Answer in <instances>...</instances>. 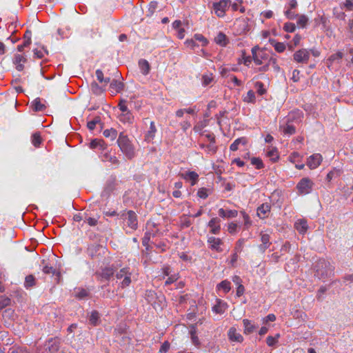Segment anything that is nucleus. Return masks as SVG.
<instances>
[{"instance_id": "1", "label": "nucleus", "mask_w": 353, "mask_h": 353, "mask_svg": "<svg viewBox=\"0 0 353 353\" xmlns=\"http://www.w3.org/2000/svg\"><path fill=\"white\" fill-rule=\"evenodd\" d=\"M117 145L121 152L128 160L132 159L136 154L134 146L128 135L121 132L117 140Z\"/></svg>"}, {"instance_id": "2", "label": "nucleus", "mask_w": 353, "mask_h": 353, "mask_svg": "<svg viewBox=\"0 0 353 353\" xmlns=\"http://www.w3.org/2000/svg\"><path fill=\"white\" fill-rule=\"evenodd\" d=\"M231 0H219L212 4V12L219 18L225 16L227 10L230 8Z\"/></svg>"}, {"instance_id": "3", "label": "nucleus", "mask_w": 353, "mask_h": 353, "mask_svg": "<svg viewBox=\"0 0 353 353\" xmlns=\"http://www.w3.org/2000/svg\"><path fill=\"white\" fill-rule=\"evenodd\" d=\"M314 183L308 177L301 179L296 185L298 192L301 195L310 194L313 189Z\"/></svg>"}, {"instance_id": "4", "label": "nucleus", "mask_w": 353, "mask_h": 353, "mask_svg": "<svg viewBox=\"0 0 353 353\" xmlns=\"http://www.w3.org/2000/svg\"><path fill=\"white\" fill-rule=\"evenodd\" d=\"M252 61L257 65H261L263 64V61L268 59V55L266 53L259 50V47L258 46H255L252 48Z\"/></svg>"}, {"instance_id": "5", "label": "nucleus", "mask_w": 353, "mask_h": 353, "mask_svg": "<svg viewBox=\"0 0 353 353\" xmlns=\"http://www.w3.org/2000/svg\"><path fill=\"white\" fill-rule=\"evenodd\" d=\"M207 243L212 250H214L217 252H223L221 245L223 244V241L220 238H216L212 236H208Z\"/></svg>"}, {"instance_id": "6", "label": "nucleus", "mask_w": 353, "mask_h": 353, "mask_svg": "<svg viewBox=\"0 0 353 353\" xmlns=\"http://www.w3.org/2000/svg\"><path fill=\"white\" fill-rule=\"evenodd\" d=\"M271 211V205L270 203H263L260 205L256 210L257 216L261 219H266L269 216Z\"/></svg>"}, {"instance_id": "7", "label": "nucleus", "mask_w": 353, "mask_h": 353, "mask_svg": "<svg viewBox=\"0 0 353 353\" xmlns=\"http://www.w3.org/2000/svg\"><path fill=\"white\" fill-rule=\"evenodd\" d=\"M293 57L296 62L305 63L310 59V52L306 49H301L296 51Z\"/></svg>"}, {"instance_id": "8", "label": "nucleus", "mask_w": 353, "mask_h": 353, "mask_svg": "<svg viewBox=\"0 0 353 353\" xmlns=\"http://www.w3.org/2000/svg\"><path fill=\"white\" fill-rule=\"evenodd\" d=\"M180 176L187 181L190 182V185L194 186L199 181V174L194 171H187L183 173H181Z\"/></svg>"}, {"instance_id": "9", "label": "nucleus", "mask_w": 353, "mask_h": 353, "mask_svg": "<svg viewBox=\"0 0 353 353\" xmlns=\"http://www.w3.org/2000/svg\"><path fill=\"white\" fill-rule=\"evenodd\" d=\"M322 161V156L320 154H314L307 158V165L310 169L316 168Z\"/></svg>"}, {"instance_id": "10", "label": "nucleus", "mask_w": 353, "mask_h": 353, "mask_svg": "<svg viewBox=\"0 0 353 353\" xmlns=\"http://www.w3.org/2000/svg\"><path fill=\"white\" fill-rule=\"evenodd\" d=\"M221 220L217 217H214L210 220L208 226L210 228V233L212 234H219L221 232Z\"/></svg>"}, {"instance_id": "11", "label": "nucleus", "mask_w": 353, "mask_h": 353, "mask_svg": "<svg viewBox=\"0 0 353 353\" xmlns=\"http://www.w3.org/2000/svg\"><path fill=\"white\" fill-rule=\"evenodd\" d=\"M128 219V226L132 230H137L138 227V220L136 213L132 210H128L126 212Z\"/></svg>"}, {"instance_id": "12", "label": "nucleus", "mask_w": 353, "mask_h": 353, "mask_svg": "<svg viewBox=\"0 0 353 353\" xmlns=\"http://www.w3.org/2000/svg\"><path fill=\"white\" fill-rule=\"evenodd\" d=\"M261 244L259 246V250L263 253L271 245L270 236L268 233L261 232Z\"/></svg>"}, {"instance_id": "13", "label": "nucleus", "mask_w": 353, "mask_h": 353, "mask_svg": "<svg viewBox=\"0 0 353 353\" xmlns=\"http://www.w3.org/2000/svg\"><path fill=\"white\" fill-rule=\"evenodd\" d=\"M227 303L221 301V299H216V303L212 307V311L216 314H222L228 309Z\"/></svg>"}, {"instance_id": "14", "label": "nucleus", "mask_w": 353, "mask_h": 353, "mask_svg": "<svg viewBox=\"0 0 353 353\" xmlns=\"http://www.w3.org/2000/svg\"><path fill=\"white\" fill-rule=\"evenodd\" d=\"M279 129L284 135L290 136L296 133V128L290 122H288L285 125H281Z\"/></svg>"}, {"instance_id": "15", "label": "nucleus", "mask_w": 353, "mask_h": 353, "mask_svg": "<svg viewBox=\"0 0 353 353\" xmlns=\"http://www.w3.org/2000/svg\"><path fill=\"white\" fill-rule=\"evenodd\" d=\"M218 214L223 219H230L237 216L238 211L236 210H225L223 208H220Z\"/></svg>"}, {"instance_id": "16", "label": "nucleus", "mask_w": 353, "mask_h": 353, "mask_svg": "<svg viewBox=\"0 0 353 353\" xmlns=\"http://www.w3.org/2000/svg\"><path fill=\"white\" fill-rule=\"evenodd\" d=\"M228 337L229 339L232 341L234 342H242L243 340V337L242 335L236 332V330L234 327H230L228 331Z\"/></svg>"}, {"instance_id": "17", "label": "nucleus", "mask_w": 353, "mask_h": 353, "mask_svg": "<svg viewBox=\"0 0 353 353\" xmlns=\"http://www.w3.org/2000/svg\"><path fill=\"white\" fill-rule=\"evenodd\" d=\"M243 324L244 327L243 332L245 334H252L257 327L250 320L247 319L243 320Z\"/></svg>"}, {"instance_id": "18", "label": "nucleus", "mask_w": 353, "mask_h": 353, "mask_svg": "<svg viewBox=\"0 0 353 353\" xmlns=\"http://www.w3.org/2000/svg\"><path fill=\"white\" fill-rule=\"evenodd\" d=\"M248 142V140L246 137H242L240 138H238L234 141V142L230 145V150L231 151H236L239 149V146L240 145H245Z\"/></svg>"}, {"instance_id": "19", "label": "nucleus", "mask_w": 353, "mask_h": 353, "mask_svg": "<svg viewBox=\"0 0 353 353\" xmlns=\"http://www.w3.org/2000/svg\"><path fill=\"white\" fill-rule=\"evenodd\" d=\"M294 227L300 234H305L308 228L307 223L305 219L297 220L294 224Z\"/></svg>"}, {"instance_id": "20", "label": "nucleus", "mask_w": 353, "mask_h": 353, "mask_svg": "<svg viewBox=\"0 0 353 353\" xmlns=\"http://www.w3.org/2000/svg\"><path fill=\"white\" fill-rule=\"evenodd\" d=\"M157 130L155 126V123L154 121H151L150 123V128L148 132H146L145 135V141L150 142L152 141L155 137L156 132Z\"/></svg>"}, {"instance_id": "21", "label": "nucleus", "mask_w": 353, "mask_h": 353, "mask_svg": "<svg viewBox=\"0 0 353 353\" xmlns=\"http://www.w3.org/2000/svg\"><path fill=\"white\" fill-rule=\"evenodd\" d=\"M119 121L123 123L131 124L133 123L134 117L130 111L121 113L119 116Z\"/></svg>"}, {"instance_id": "22", "label": "nucleus", "mask_w": 353, "mask_h": 353, "mask_svg": "<svg viewBox=\"0 0 353 353\" xmlns=\"http://www.w3.org/2000/svg\"><path fill=\"white\" fill-rule=\"evenodd\" d=\"M60 347L59 341L50 339L48 341V349L50 353H57Z\"/></svg>"}, {"instance_id": "23", "label": "nucleus", "mask_w": 353, "mask_h": 353, "mask_svg": "<svg viewBox=\"0 0 353 353\" xmlns=\"http://www.w3.org/2000/svg\"><path fill=\"white\" fill-rule=\"evenodd\" d=\"M139 67L141 70V72L143 75H147L150 70V65L148 61L145 59L139 60Z\"/></svg>"}, {"instance_id": "24", "label": "nucleus", "mask_w": 353, "mask_h": 353, "mask_svg": "<svg viewBox=\"0 0 353 353\" xmlns=\"http://www.w3.org/2000/svg\"><path fill=\"white\" fill-rule=\"evenodd\" d=\"M90 148L91 149L99 148L103 150L106 148V145L103 140L95 139L90 143Z\"/></svg>"}, {"instance_id": "25", "label": "nucleus", "mask_w": 353, "mask_h": 353, "mask_svg": "<svg viewBox=\"0 0 353 353\" xmlns=\"http://www.w3.org/2000/svg\"><path fill=\"white\" fill-rule=\"evenodd\" d=\"M218 290H223L225 294L228 293L231 290V283L228 280L222 281L216 285Z\"/></svg>"}, {"instance_id": "26", "label": "nucleus", "mask_w": 353, "mask_h": 353, "mask_svg": "<svg viewBox=\"0 0 353 353\" xmlns=\"http://www.w3.org/2000/svg\"><path fill=\"white\" fill-rule=\"evenodd\" d=\"M269 42L277 52L281 53L285 50V45L283 43L278 42L274 39H270Z\"/></svg>"}, {"instance_id": "27", "label": "nucleus", "mask_w": 353, "mask_h": 353, "mask_svg": "<svg viewBox=\"0 0 353 353\" xmlns=\"http://www.w3.org/2000/svg\"><path fill=\"white\" fill-rule=\"evenodd\" d=\"M31 142L35 148L40 147V145L42 143V139H41V133L39 132H34L32 134Z\"/></svg>"}, {"instance_id": "28", "label": "nucleus", "mask_w": 353, "mask_h": 353, "mask_svg": "<svg viewBox=\"0 0 353 353\" xmlns=\"http://www.w3.org/2000/svg\"><path fill=\"white\" fill-rule=\"evenodd\" d=\"M212 192V190L211 188H201L198 190L196 195L198 197L202 199H205L208 197L210 194Z\"/></svg>"}, {"instance_id": "29", "label": "nucleus", "mask_w": 353, "mask_h": 353, "mask_svg": "<svg viewBox=\"0 0 353 353\" xmlns=\"http://www.w3.org/2000/svg\"><path fill=\"white\" fill-rule=\"evenodd\" d=\"M114 274V269L112 267H106L101 271V276L102 278L109 280Z\"/></svg>"}, {"instance_id": "30", "label": "nucleus", "mask_w": 353, "mask_h": 353, "mask_svg": "<svg viewBox=\"0 0 353 353\" xmlns=\"http://www.w3.org/2000/svg\"><path fill=\"white\" fill-rule=\"evenodd\" d=\"M95 73L97 80L99 81V83H103L104 86L107 85L108 83H110V79L109 77L105 78L103 77V72L101 70L97 69Z\"/></svg>"}, {"instance_id": "31", "label": "nucleus", "mask_w": 353, "mask_h": 353, "mask_svg": "<svg viewBox=\"0 0 353 353\" xmlns=\"http://www.w3.org/2000/svg\"><path fill=\"white\" fill-rule=\"evenodd\" d=\"M214 41L221 46H225L228 43L227 37L223 32H219L215 37Z\"/></svg>"}, {"instance_id": "32", "label": "nucleus", "mask_w": 353, "mask_h": 353, "mask_svg": "<svg viewBox=\"0 0 353 353\" xmlns=\"http://www.w3.org/2000/svg\"><path fill=\"white\" fill-rule=\"evenodd\" d=\"M99 319L100 316L99 312L96 310H94L90 314V316L89 317V322L92 325L96 326L99 323Z\"/></svg>"}, {"instance_id": "33", "label": "nucleus", "mask_w": 353, "mask_h": 353, "mask_svg": "<svg viewBox=\"0 0 353 353\" xmlns=\"http://www.w3.org/2000/svg\"><path fill=\"white\" fill-rule=\"evenodd\" d=\"M36 285L35 278L32 274H29L26 276L24 281V287L26 289L30 288Z\"/></svg>"}, {"instance_id": "34", "label": "nucleus", "mask_w": 353, "mask_h": 353, "mask_svg": "<svg viewBox=\"0 0 353 353\" xmlns=\"http://www.w3.org/2000/svg\"><path fill=\"white\" fill-rule=\"evenodd\" d=\"M103 134L105 137L109 138L111 141L115 140L117 137V131L114 128L105 130Z\"/></svg>"}, {"instance_id": "35", "label": "nucleus", "mask_w": 353, "mask_h": 353, "mask_svg": "<svg viewBox=\"0 0 353 353\" xmlns=\"http://www.w3.org/2000/svg\"><path fill=\"white\" fill-rule=\"evenodd\" d=\"M123 83L118 80H113L110 83V88L112 91L119 92L123 89Z\"/></svg>"}, {"instance_id": "36", "label": "nucleus", "mask_w": 353, "mask_h": 353, "mask_svg": "<svg viewBox=\"0 0 353 353\" xmlns=\"http://www.w3.org/2000/svg\"><path fill=\"white\" fill-rule=\"evenodd\" d=\"M33 109L36 112L43 111L46 109V105L41 103L39 98H36L32 101Z\"/></svg>"}, {"instance_id": "37", "label": "nucleus", "mask_w": 353, "mask_h": 353, "mask_svg": "<svg viewBox=\"0 0 353 353\" xmlns=\"http://www.w3.org/2000/svg\"><path fill=\"white\" fill-rule=\"evenodd\" d=\"M89 296V291L84 288H78L75 290V296L79 299H83Z\"/></svg>"}, {"instance_id": "38", "label": "nucleus", "mask_w": 353, "mask_h": 353, "mask_svg": "<svg viewBox=\"0 0 353 353\" xmlns=\"http://www.w3.org/2000/svg\"><path fill=\"white\" fill-rule=\"evenodd\" d=\"M243 101L246 103H254L256 101L255 93L253 90H250L246 95L243 97Z\"/></svg>"}, {"instance_id": "39", "label": "nucleus", "mask_w": 353, "mask_h": 353, "mask_svg": "<svg viewBox=\"0 0 353 353\" xmlns=\"http://www.w3.org/2000/svg\"><path fill=\"white\" fill-rule=\"evenodd\" d=\"M251 164L254 165L256 169H262L264 168V163L259 157H252L250 158Z\"/></svg>"}, {"instance_id": "40", "label": "nucleus", "mask_w": 353, "mask_h": 353, "mask_svg": "<svg viewBox=\"0 0 353 353\" xmlns=\"http://www.w3.org/2000/svg\"><path fill=\"white\" fill-rule=\"evenodd\" d=\"M116 186V178L114 177L112 179L108 181L104 191L108 194L112 192L115 189Z\"/></svg>"}, {"instance_id": "41", "label": "nucleus", "mask_w": 353, "mask_h": 353, "mask_svg": "<svg viewBox=\"0 0 353 353\" xmlns=\"http://www.w3.org/2000/svg\"><path fill=\"white\" fill-rule=\"evenodd\" d=\"M157 8V3L156 1H151L148 6L146 12V16L151 17L153 16Z\"/></svg>"}, {"instance_id": "42", "label": "nucleus", "mask_w": 353, "mask_h": 353, "mask_svg": "<svg viewBox=\"0 0 353 353\" xmlns=\"http://www.w3.org/2000/svg\"><path fill=\"white\" fill-rule=\"evenodd\" d=\"M33 54L34 58L42 59L44 57L45 54H48V50L43 47L40 49L35 48L33 50Z\"/></svg>"}, {"instance_id": "43", "label": "nucleus", "mask_w": 353, "mask_h": 353, "mask_svg": "<svg viewBox=\"0 0 353 353\" xmlns=\"http://www.w3.org/2000/svg\"><path fill=\"white\" fill-rule=\"evenodd\" d=\"M128 274H132V273L130 271V268L128 267L123 268L116 273V278L117 279H122Z\"/></svg>"}, {"instance_id": "44", "label": "nucleus", "mask_w": 353, "mask_h": 353, "mask_svg": "<svg viewBox=\"0 0 353 353\" xmlns=\"http://www.w3.org/2000/svg\"><path fill=\"white\" fill-rule=\"evenodd\" d=\"M241 214L242 215V217L244 221V226L245 229L248 230L252 225V221L250 220V216L245 212V211H241Z\"/></svg>"}, {"instance_id": "45", "label": "nucleus", "mask_w": 353, "mask_h": 353, "mask_svg": "<svg viewBox=\"0 0 353 353\" xmlns=\"http://www.w3.org/2000/svg\"><path fill=\"white\" fill-rule=\"evenodd\" d=\"M213 74L212 73L204 74L202 76V84L204 86L210 85L213 81Z\"/></svg>"}, {"instance_id": "46", "label": "nucleus", "mask_w": 353, "mask_h": 353, "mask_svg": "<svg viewBox=\"0 0 353 353\" xmlns=\"http://www.w3.org/2000/svg\"><path fill=\"white\" fill-rule=\"evenodd\" d=\"M90 89L94 94H101L104 91V89L94 81L91 83Z\"/></svg>"}, {"instance_id": "47", "label": "nucleus", "mask_w": 353, "mask_h": 353, "mask_svg": "<svg viewBox=\"0 0 353 353\" xmlns=\"http://www.w3.org/2000/svg\"><path fill=\"white\" fill-rule=\"evenodd\" d=\"M279 337V334H276L275 336H268L266 339L267 345L270 347L274 346L278 342Z\"/></svg>"}, {"instance_id": "48", "label": "nucleus", "mask_w": 353, "mask_h": 353, "mask_svg": "<svg viewBox=\"0 0 353 353\" xmlns=\"http://www.w3.org/2000/svg\"><path fill=\"white\" fill-rule=\"evenodd\" d=\"M254 87L256 89V92L259 95H263L266 93V89L264 88V84L263 82L256 81L254 84Z\"/></svg>"}, {"instance_id": "49", "label": "nucleus", "mask_w": 353, "mask_h": 353, "mask_svg": "<svg viewBox=\"0 0 353 353\" xmlns=\"http://www.w3.org/2000/svg\"><path fill=\"white\" fill-rule=\"evenodd\" d=\"M308 22V18L303 14V15H298V20H297V25L301 28H304L306 26L307 23Z\"/></svg>"}, {"instance_id": "50", "label": "nucleus", "mask_w": 353, "mask_h": 353, "mask_svg": "<svg viewBox=\"0 0 353 353\" xmlns=\"http://www.w3.org/2000/svg\"><path fill=\"white\" fill-rule=\"evenodd\" d=\"M245 239H239L235 245L234 248V252L236 253H240L243 249L244 244H245Z\"/></svg>"}, {"instance_id": "51", "label": "nucleus", "mask_w": 353, "mask_h": 353, "mask_svg": "<svg viewBox=\"0 0 353 353\" xmlns=\"http://www.w3.org/2000/svg\"><path fill=\"white\" fill-rule=\"evenodd\" d=\"M157 232H158V230H148L145 233V236L143 239V244L145 245L147 241H148L151 236H154L156 235Z\"/></svg>"}, {"instance_id": "52", "label": "nucleus", "mask_w": 353, "mask_h": 353, "mask_svg": "<svg viewBox=\"0 0 353 353\" xmlns=\"http://www.w3.org/2000/svg\"><path fill=\"white\" fill-rule=\"evenodd\" d=\"M267 155L268 157L271 158V160L273 162L277 161L279 158L278 151L276 149H271L268 152Z\"/></svg>"}, {"instance_id": "53", "label": "nucleus", "mask_w": 353, "mask_h": 353, "mask_svg": "<svg viewBox=\"0 0 353 353\" xmlns=\"http://www.w3.org/2000/svg\"><path fill=\"white\" fill-rule=\"evenodd\" d=\"M252 61V57L245 56V52H243L242 59H241V61H240V60L239 61V63L242 62L245 65L249 66L250 65Z\"/></svg>"}, {"instance_id": "54", "label": "nucleus", "mask_w": 353, "mask_h": 353, "mask_svg": "<svg viewBox=\"0 0 353 353\" xmlns=\"http://www.w3.org/2000/svg\"><path fill=\"white\" fill-rule=\"evenodd\" d=\"M239 225L234 222H230L228 225V231L231 234H234L237 232Z\"/></svg>"}, {"instance_id": "55", "label": "nucleus", "mask_w": 353, "mask_h": 353, "mask_svg": "<svg viewBox=\"0 0 353 353\" xmlns=\"http://www.w3.org/2000/svg\"><path fill=\"white\" fill-rule=\"evenodd\" d=\"M202 148H205V151L209 154H215L217 150V147L215 145V143H210L207 145H202Z\"/></svg>"}, {"instance_id": "56", "label": "nucleus", "mask_w": 353, "mask_h": 353, "mask_svg": "<svg viewBox=\"0 0 353 353\" xmlns=\"http://www.w3.org/2000/svg\"><path fill=\"white\" fill-rule=\"evenodd\" d=\"M145 298L149 303H151L157 296V294L152 290H147L145 294Z\"/></svg>"}, {"instance_id": "57", "label": "nucleus", "mask_w": 353, "mask_h": 353, "mask_svg": "<svg viewBox=\"0 0 353 353\" xmlns=\"http://www.w3.org/2000/svg\"><path fill=\"white\" fill-rule=\"evenodd\" d=\"M99 122H100V118L99 117H96L95 118H94L93 120L88 122L87 126L89 130H93L95 128L96 125L97 123H99Z\"/></svg>"}, {"instance_id": "58", "label": "nucleus", "mask_w": 353, "mask_h": 353, "mask_svg": "<svg viewBox=\"0 0 353 353\" xmlns=\"http://www.w3.org/2000/svg\"><path fill=\"white\" fill-rule=\"evenodd\" d=\"M192 223L190 220L187 218L185 216H183L181 218V228H187L191 225Z\"/></svg>"}, {"instance_id": "59", "label": "nucleus", "mask_w": 353, "mask_h": 353, "mask_svg": "<svg viewBox=\"0 0 353 353\" xmlns=\"http://www.w3.org/2000/svg\"><path fill=\"white\" fill-rule=\"evenodd\" d=\"M283 30L287 32H293L296 30L295 24L293 23H285L283 26Z\"/></svg>"}, {"instance_id": "60", "label": "nucleus", "mask_w": 353, "mask_h": 353, "mask_svg": "<svg viewBox=\"0 0 353 353\" xmlns=\"http://www.w3.org/2000/svg\"><path fill=\"white\" fill-rule=\"evenodd\" d=\"M131 275L132 274H128L127 276H125V278L123 279V281L121 282V287L122 288H125L126 287H128L131 282H132V280H131Z\"/></svg>"}, {"instance_id": "61", "label": "nucleus", "mask_w": 353, "mask_h": 353, "mask_svg": "<svg viewBox=\"0 0 353 353\" xmlns=\"http://www.w3.org/2000/svg\"><path fill=\"white\" fill-rule=\"evenodd\" d=\"M292 9L288 8L285 11V17L289 19H294L298 17V14H296L294 11L292 10Z\"/></svg>"}, {"instance_id": "62", "label": "nucleus", "mask_w": 353, "mask_h": 353, "mask_svg": "<svg viewBox=\"0 0 353 353\" xmlns=\"http://www.w3.org/2000/svg\"><path fill=\"white\" fill-rule=\"evenodd\" d=\"M194 38L196 41H199L202 43V46H205L208 44V40L201 34H195Z\"/></svg>"}, {"instance_id": "63", "label": "nucleus", "mask_w": 353, "mask_h": 353, "mask_svg": "<svg viewBox=\"0 0 353 353\" xmlns=\"http://www.w3.org/2000/svg\"><path fill=\"white\" fill-rule=\"evenodd\" d=\"M26 59L23 55L19 54L14 55V61H13L14 63H26Z\"/></svg>"}, {"instance_id": "64", "label": "nucleus", "mask_w": 353, "mask_h": 353, "mask_svg": "<svg viewBox=\"0 0 353 353\" xmlns=\"http://www.w3.org/2000/svg\"><path fill=\"white\" fill-rule=\"evenodd\" d=\"M170 343L168 341H165L161 345L160 350H159V352L160 353H167L170 349Z\"/></svg>"}]
</instances>
